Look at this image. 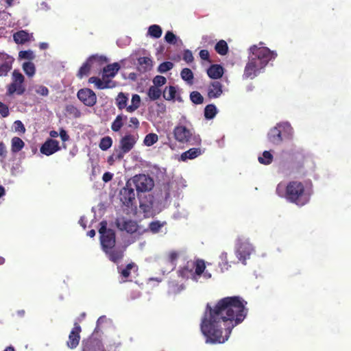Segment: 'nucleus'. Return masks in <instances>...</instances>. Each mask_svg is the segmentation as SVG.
Segmentation results:
<instances>
[{
	"label": "nucleus",
	"instance_id": "1",
	"mask_svg": "<svg viewBox=\"0 0 351 351\" xmlns=\"http://www.w3.org/2000/svg\"><path fill=\"white\" fill-rule=\"evenodd\" d=\"M247 302L240 296L225 297L216 303H208L200 324L207 343L226 342L232 328L246 317Z\"/></svg>",
	"mask_w": 351,
	"mask_h": 351
},
{
	"label": "nucleus",
	"instance_id": "2",
	"mask_svg": "<svg viewBox=\"0 0 351 351\" xmlns=\"http://www.w3.org/2000/svg\"><path fill=\"white\" fill-rule=\"evenodd\" d=\"M276 194L287 202L303 206L308 204L313 194L311 185H306L300 181H291L287 185L280 182L276 189Z\"/></svg>",
	"mask_w": 351,
	"mask_h": 351
},
{
	"label": "nucleus",
	"instance_id": "3",
	"mask_svg": "<svg viewBox=\"0 0 351 351\" xmlns=\"http://www.w3.org/2000/svg\"><path fill=\"white\" fill-rule=\"evenodd\" d=\"M121 66L118 62L107 64L102 70V78L91 77L88 82L94 84L97 88L100 90L114 88L117 86V82L112 79L117 74Z\"/></svg>",
	"mask_w": 351,
	"mask_h": 351
},
{
	"label": "nucleus",
	"instance_id": "4",
	"mask_svg": "<svg viewBox=\"0 0 351 351\" xmlns=\"http://www.w3.org/2000/svg\"><path fill=\"white\" fill-rule=\"evenodd\" d=\"M206 269L204 261L197 259L196 261H190L181 267L178 272L179 275L184 278H191L193 280L197 282L204 270Z\"/></svg>",
	"mask_w": 351,
	"mask_h": 351
},
{
	"label": "nucleus",
	"instance_id": "5",
	"mask_svg": "<svg viewBox=\"0 0 351 351\" xmlns=\"http://www.w3.org/2000/svg\"><path fill=\"white\" fill-rule=\"evenodd\" d=\"M293 133V128L289 123H279L270 130L268 139L273 144L278 145L283 140L291 138Z\"/></svg>",
	"mask_w": 351,
	"mask_h": 351
},
{
	"label": "nucleus",
	"instance_id": "6",
	"mask_svg": "<svg viewBox=\"0 0 351 351\" xmlns=\"http://www.w3.org/2000/svg\"><path fill=\"white\" fill-rule=\"evenodd\" d=\"M251 55L249 56L251 59L257 62L264 68L270 60H274L277 53L276 51H271L266 47H258L253 45L250 48Z\"/></svg>",
	"mask_w": 351,
	"mask_h": 351
},
{
	"label": "nucleus",
	"instance_id": "7",
	"mask_svg": "<svg viewBox=\"0 0 351 351\" xmlns=\"http://www.w3.org/2000/svg\"><path fill=\"white\" fill-rule=\"evenodd\" d=\"M99 225V233L103 251L114 247L116 244L115 232L110 228H107L108 223L106 221H101Z\"/></svg>",
	"mask_w": 351,
	"mask_h": 351
},
{
	"label": "nucleus",
	"instance_id": "8",
	"mask_svg": "<svg viewBox=\"0 0 351 351\" xmlns=\"http://www.w3.org/2000/svg\"><path fill=\"white\" fill-rule=\"evenodd\" d=\"M175 138L180 143H189L191 145H200L201 139L199 136H193L192 132L184 125H178L173 130Z\"/></svg>",
	"mask_w": 351,
	"mask_h": 351
},
{
	"label": "nucleus",
	"instance_id": "9",
	"mask_svg": "<svg viewBox=\"0 0 351 351\" xmlns=\"http://www.w3.org/2000/svg\"><path fill=\"white\" fill-rule=\"evenodd\" d=\"M24 81V76L19 71L14 70L12 73V82L7 86V95H23L25 91Z\"/></svg>",
	"mask_w": 351,
	"mask_h": 351
},
{
	"label": "nucleus",
	"instance_id": "10",
	"mask_svg": "<svg viewBox=\"0 0 351 351\" xmlns=\"http://www.w3.org/2000/svg\"><path fill=\"white\" fill-rule=\"evenodd\" d=\"M137 141L135 135L128 134L123 136L119 141V149L117 150V154L114 155L119 160H121L124 155L130 152L134 147Z\"/></svg>",
	"mask_w": 351,
	"mask_h": 351
},
{
	"label": "nucleus",
	"instance_id": "11",
	"mask_svg": "<svg viewBox=\"0 0 351 351\" xmlns=\"http://www.w3.org/2000/svg\"><path fill=\"white\" fill-rule=\"evenodd\" d=\"M136 189L138 192L149 191L154 186V180L149 176L145 174L136 175L133 178Z\"/></svg>",
	"mask_w": 351,
	"mask_h": 351
},
{
	"label": "nucleus",
	"instance_id": "12",
	"mask_svg": "<svg viewBox=\"0 0 351 351\" xmlns=\"http://www.w3.org/2000/svg\"><path fill=\"white\" fill-rule=\"evenodd\" d=\"M116 227L121 231L133 234L138 231L139 226L136 221L126 219L125 217H118L115 220Z\"/></svg>",
	"mask_w": 351,
	"mask_h": 351
},
{
	"label": "nucleus",
	"instance_id": "13",
	"mask_svg": "<svg viewBox=\"0 0 351 351\" xmlns=\"http://www.w3.org/2000/svg\"><path fill=\"white\" fill-rule=\"evenodd\" d=\"M77 98L86 106L92 107L97 102V96L95 92L90 88H82L78 90Z\"/></svg>",
	"mask_w": 351,
	"mask_h": 351
},
{
	"label": "nucleus",
	"instance_id": "14",
	"mask_svg": "<svg viewBox=\"0 0 351 351\" xmlns=\"http://www.w3.org/2000/svg\"><path fill=\"white\" fill-rule=\"evenodd\" d=\"M263 69H264L263 66L249 58L248 62L246 64L244 69L243 77L244 79H254L260 73Z\"/></svg>",
	"mask_w": 351,
	"mask_h": 351
},
{
	"label": "nucleus",
	"instance_id": "15",
	"mask_svg": "<svg viewBox=\"0 0 351 351\" xmlns=\"http://www.w3.org/2000/svg\"><path fill=\"white\" fill-rule=\"evenodd\" d=\"M82 351H106L101 341L90 336L82 341Z\"/></svg>",
	"mask_w": 351,
	"mask_h": 351
},
{
	"label": "nucleus",
	"instance_id": "16",
	"mask_svg": "<svg viewBox=\"0 0 351 351\" xmlns=\"http://www.w3.org/2000/svg\"><path fill=\"white\" fill-rule=\"evenodd\" d=\"M253 250L252 244L248 241H239L237 250V257L245 263V261L250 258Z\"/></svg>",
	"mask_w": 351,
	"mask_h": 351
},
{
	"label": "nucleus",
	"instance_id": "17",
	"mask_svg": "<svg viewBox=\"0 0 351 351\" xmlns=\"http://www.w3.org/2000/svg\"><path fill=\"white\" fill-rule=\"evenodd\" d=\"M81 331V326L77 323H75L74 327L70 332L69 339L66 341V346L68 348L70 349H74L77 348L80 343Z\"/></svg>",
	"mask_w": 351,
	"mask_h": 351
},
{
	"label": "nucleus",
	"instance_id": "18",
	"mask_svg": "<svg viewBox=\"0 0 351 351\" xmlns=\"http://www.w3.org/2000/svg\"><path fill=\"white\" fill-rule=\"evenodd\" d=\"M14 58L5 53H0V76H5L12 68Z\"/></svg>",
	"mask_w": 351,
	"mask_h": 351
},
{
	"label": "nucleus",
	"instance_id": "19",
	"mask_svg": "<svg viewBox=\"0 0 351 351\" xmlns=\"http://www.w3.org/2000/svg\"><path fill=\"white\" fill-rule=\"evenodd\" d=\"M60 149L58 141L48 138L41 146L40 152L46 156H50Z\"/></svg>",
	"mask_w": 351,
	"mask_h": 351
},
{
	"label": "nucleus",
	"instance_id": "20",
	"mask_svg": "<svg viewBox=\"0 0 351 351\" xmlns=\"http://www.w3.org/2000/svg\"><path fill=\"white\" fill-rule=\"evenodd\" d=\"M124 251L125 247L115 246L104 250L108 258L113 263H117L123 258Z\"/></svg>",
	"mask_w": 351,
	"mask_h": 351
},
{
	"label": "nucleus",
	"instance_id": "21",
	"mask_svg": "<svg viewBox=\"0 0 351 351\" xmlns=\"http://www.w3.org/2000/svg\"><path fill=\"white\" fill-rule=\"evenodd\" d=\"M223 93L222 84L218 81L210 83L208 88V97L209 99H215L219 97Z\"/></svg>",
	"mask_w": 351,
	"mask_h": 351
},
{
	"label": "nucleus",
	"instance_id": "22",
	"mask_svg": "<svg viewBox=\"0 0 351 351\" xmlns=\"http://www.w3.org/2000/svg\"><path fill=\"white\" fill-rule=\"evenodd\" d=\"M135 199V193L133 189L128 188V185L121 191V200L127 206Z\"/></svg>",
	"mask_w": 351,
	"mask_h": 351
},
{
	"label": "nucleus",
	"instance_id": "23",
	"mask_svg": "<svg viewBox=\"0 0 351 351\" xmlns=\"http://www.w3.org/2000/svg\"><path fill=\"white\" fill-rule=\"evenodd\" d=\"M92 69L97 70L101 69L104 64L108 62V58L104 56H99L97 54L93 55L88 58Z\"/></svg>",
	"mask_w": 351,
	"mask_h": 351
},
{
	"label": "nucleus",
	"instance_id": "24",
	"mask_svg": "<svg viewBox=\"0 0 351 351\" xmlns=\"http://www.w3.org/2000/svg\"><path fill=\"white\" fill-rule=\"evenodd\" d=\"M152 198V197H149V199ZM153 207L154 204L152 199H141L140 201L139 208L141 210L143 213L144 217L145 218L152 216Z\"/></svg>",
	"mask_w": 351,
	"mask_h": 351
},
{
	"label": "nucleus",
	"instance_id": "25",
	"mask_svg": "<svg viewBox=\"0 0 351 351\" xmlns=\"http://www.w3.org/2000/svg\"><path fill=\"white\" fill-rule=\"evenodd\" d=\"M224 69L220 64H212L207 69V74L211 79L217 80L223 75Z\"/></svg>",
	"mask_w": 351,
	"mask_h": 351
},
{
	"label": "nucleus",
	"instance_id": "26",
	"mask_svg": "<svg viewBox=\"0 0 351 351\" xmlns=\"http://www.w3.org/2000/svg\"><path fill=\"white\" fill-rule=\"evenodd\" d=\"M203 152L199 147L191 148L181 154L180 159L182 161H186V160H192L198 157Z\"/></svg>",
	"mask_w": 351,
	"mask_h": 351
},
{
	"label": "nucleus",
	"instance_id": "27",
	"mask_svg": "<svg viewBox=\"0 0 351 351\" xmlns=\"http://www.w3.org/2000/svg\"><path fill=\"white\" fill-rule=\"evenodd\" d=\"M128 94L123 92L119 93L115 98V104L119 110H122L128 106Z\"/></svg>",
	"mask_w": 351,
	"mask_h": 351
},
{
	"label": "nucleus",
	"instance_id": "28",
	"mask_svg": "<svg viewBox=\"0 0 351 351\" xmlns=\"http://www.w3.org/2000/svg\"><path fill=\"white\" fill-rule=\"evenodd\" d=\"M13 38L16 43L24 44L30 40V35L25 30H20L14 34Z\"/></svg>",
	"mask_w": 351,
	"mask_h": 351
},
{
	"label": "nucleus",
	"instance_id": "29",
	"mask_svg": "<svg viewBox=\"0 0 351 351\" xmlns=\"http://www.w3.org/2000/svg\"><path fill=\"white\" fill-rule=\"evenodd\" d=\"M167 225V222L165 221H160L158 220L152 221L149 223L148 228L145 231H149L152 234H157L158 233L161 228Z\"/></svg>",
	"mask_w": 351,
	"mask_h": 351
},
{
	"label": "nucleus",
	"instance_id": "30",
	"mask_svg": "<svg viewBox=\"0 0 351 351\" xmlns=\"http://www.w3.org/2000/svg\"><path fill=\"white\" fill-rule=\"evenodd\" d=\"M127 119V116L123 114H118L111 125V130L113 132H119L123 126V121Z\"/></svg>",
	"mask_w": 351,
	"mask_h": 351
},
{
	"label": "nucleus",
	"instance_id": "31",
	"mask_svg": "<svg viewBox=\"0 0 351 351\" xmlns=\"http://www.w3.org/2000/svg\"><path fill=\"white\" fill-rule=\"evenodd\" d=\"M141 97L137 94L132 95L131 99V104L126 108L128 112H133L137 110L141 105Z\"/></svg>",
	"mask_w": 351,
	"mask_h": 351
},
{
	"label": "nucleus",
	"instance_id": "32",
	"mask_svg": "<svg viewBox=\"0 0 351 351\" xmlns=\"http://www.w3.org/2000/svg\"><path fill=\"white\" fill-rule=\"evenodd\" d=\"M11 150L13 153L20 152L24 147L25 143L19 137L14 136L11 141Z\"/></svg>",
	"mask_w": 351,
	"mask_h": 351
},
{
	"label": "nucleus",
	"instance_id": "33",
	"mask_svg": "<svg viewBox=\"0 0 351 351\" xmlns=\"http://www.w3.org/2000/svg\"><path fill=\"white\" fill-rule=\"evenodd\" d=\"M147 94L150 100L155 101L161 97L162 91L159 88L151 86L149 88Z\"/></svg>",
	"mask_w": 351,
	"mask_h": 351
},
{
	"label": "nucleus",
	"instance_id": "34",
	"mask_svg": "<svg viewBox=\"0 0 351 351\" xmlns=\"http://www.w3.org/2000/svg\"><path fill=\"white\" fill-rule=\"evenodd\" d=\"M215 49L221 56H225L228 52V46L224 40H220L215 45Z\"/></svg>",
	"mask_w": 351,
	"mask_h": 351
},
{
	"label": "nucleus",
	"instance_id": "35",
	"mask_svg": "<svg viewBox=\"0 0 351 351\" xmlns=\"http://www.w3.org/2000/svg\"><path fill=\"white\" fill-rule=\"evenodd\" d=\"M91 69L92 66L88 59H87L86 61L80 68L77 76L79 78H82L84 76H87L89 74Z\"/></svg>",
	"mask_w": 351,
	"mask_h": 351
},
{
	"label": "nucleus",
	"instance_id": "36",
	"mask_svg": "<svg viewBox=\"0 0 351 351\" xmlns=\"http://www.w3.org/2000/svg\"><path fill=\"white\" fill-rule=\"evenodd\" d=\"M217 113V109L214 104H208L204 108V117L206 119H213Z\"/></svg>",
	"mask_w": 351,
	"mask_h": 351
},
{
	"label": "nucleus",
	"instance_id": "37",
	"mask_svg": "<svg viewBox=\"0 0 351 351\" xmlns=\"http://www.w3.org/2000/svg\"><path fill=\"white\" fill-rule=\"evenodd\" d=\"M66 112L70 117L73 118H79L81 116L80 110L74 105L69 104L65 108Z\"/></svg>",
	"mask_w": 351,
	"mask_h": 351
},
{
	"label": "nucleus",
	"instance_id": "38",
	"mask_svg": "<svg viewBox=\"0 0 351 351\" xmlns=\"http://www.w3.org/2000/svg\"><path fill=\"white\" fill-rule=\"evenodd\" d=\"M162 33V29L158 25H152L148 29V34L154 38H160Z\"/></svg>",
	"mask_w": 351,
	"mask_h": 351
},
{
	"label": "nucleus",
	"instance_id": "39",
	"mask_svg": "<svg viewBox=\"0 0 351 351\" xmlns=\"http://www.w3.org/2000/svg\"><path fill=\"white\" fill-rule=\"evenodd\" d=\"M180 75L182 80L187 82L189 84H191L193 83L194 76L192 71L190 69H183L180 73Z\"/></svg>",
	"mask_w": 351,
	"mask_h": 351
},
{
	"label": "nucleus",
	"instance_id": "40",
	"mask_svg": "<svg viewBox=\"0 0 351 351\" xmlns=\"http://www.w3.org/2000/svg\"><path fill=\"white\" fill-rule=\"evenodd\" d=\"M112 145V139L110 136H105V137H103L100 142H99V147L102 150V151H106L108 150L110 147H111Z\"/></svg>",
	"mask_w": 351,
	"mask_h": 351
},
{
	"label": "nucleus",
	"instance_id": "41",
	"mask_svg": "<svg viewBox=\"0 0 351 351\" xmlns=\"http://www.w3.org/2000/svg\"><path fill=\"white\" fill-rule=\"evenodd\" d=\"M176 94V88L173 86L166 87L163 91V97L168 101L172 100L175 98Z\"/></svg>",
	"mask_w": 351,
	"mask_h": 351
},
{
	"label": "nucleus",
	"instance_id": "42",
	"mask_svg": "<svg viewBox=\"0 0 351 351\" xmlns=\"http://www.w3.org/2000/svg\"><path fill=\"white\" fill-rule=\"evenodd\" d=\"M273 161V155L269 151H265L263 156L258 157V162L263 165H269Z\"/></svg>",
	"mask_w": 351,
	"mask_h": 351
},
{
	"label": "nucleus",
	"instance_id": "43",
	"mask_svg": "<svg viewBox=\"0 0 351 351\" xmlns=\"http://www.w3.org/2000/svg\"><path fill=\"white\" fill-rule=\"evenodd\" d=\"M138 64L141 66H144V71L150 70L152 66V60L148 57H141L138 60Z\"/></svg>",
	"mask_w": 351,
	"mask_h": 351
},
{
	"label": "nucleus",
	"instance_id": "44",
	"mask_svg": "<svg viewBox=\"0 0 351 351\" xmlns=\"http://www.w3.org/2000/svg\"><path fill=\"white\" fill-rule=\"evenodd\" d=\"M158 135L154 133L147 134L144 138V143L147 146H152L158 141Z\"/></svg>",
	"mask_w": 351,
	"mask_h": 351
},
{
	"label": "nucleus",
	"instance_id": "45",
	"mask_svg": "<svg viewBox=\"0 0 351 351\" xmlns=\"http://www.w3.org/2000/svg\"><path fill=\"white\" fill-rule=\"evenodd\" d=\"M190 99L195 104H202L204 102V97L198 91L191 92Z\"/></svg>",
	"mask_w": 351,
	"mask_h": 351
},
{
	"label": "nucleus",
	"instance_id": "46",
	"mask_svg": "<svg viewBox=\"0 0 351 351\" xmlns=\"http://www.w3.org/2000/svg\"><path fill=\"white\" fill-rule=\"evenodd\" d=\"M24 72L29 76H33L35 73L34 64L31 62H24L23 64Z\"/></svg>",
	"mask_w": 351,
	"mask_h": 351
},
{
	"label": "nucleus",
	"instance_id": "47",
	"mask_svg": "<svg viewBox=\"0 0 351 351\" xmlns=\"http://www.w3.org/2000/svg\"><path fill=\"white\" fill-rule=\"evenodd\" d=\"M173 67V64L171 62H164L161 63L158 68V72L163 73L169 70H171Z\"/></svg>",
	"mask_w": 351,
	"mask_h": 351
},
{
	"label": "nucleus",
	"instance_id": "48",
	"mask_svg": "<svg viewBox=\"0 0 351 351\" xmlns=\"http://www.w3.org/2000/svg\"><path fill=\"white\" fill-rule=\"evenodd\" d=\"M19 56L21 59H25L28 60H32L34 58V54L32 51H21L19 53Z\"/></svg>",
	"mask_w": 351,
	"mask_h": 351
},
{
	"label": "nucleus",
	"instance_id": "49",
	"mask_svg": "<svg viewBox=\"0 0 351 351\" xmlns=\"http://www.w3.org/2000/svg\"><path fill=\"white\" fill-rule=\"evenodd\" d=\"M166 82H167V79L164 76H162V75H156L153 79V84H154L153 86H156L158 88L165 84Z\"/></svg>",
	"mask_w": 351,
	"mask_h": 351
},
{
	"label": "nucleus",
	"instance_id": "50",
	"mask_svg": "<svg viewBox=\"0 0 351 351\" xmlns=\"http://www.w3.org/2000/svg\"><path fill=\"white\" fill-rule=\"evenodd\" d=\"M134 267H136V265L134 263L128 264L126 267L121 271V276L125 278H128L130 275L131 270Z\"/></svg>",
	"mask_w": 351,
	"mask_h": 351
},
{
	"label": "nucleus",
	"instance_id": "51",
	"mask_svg": "<svg viewBox=\"0 0 351 351\" xmlns=\"http://www.w3.org/2000/svg\"><path fill=\"white\" fill-rule=\"evenodd\" d=\"M165 40L168 43L175 44L176 43L177 38L176 35L172 32L168 31L165 36Z\"/></svg>",
	"mask_w": 351,
	"mask_h": 351
},
{
	"label": "nucleus",
	"instance_id": "52",
	"mask_svg": "<svg viewBox=\"0 0 351 351\" xmlns=\"http://www.w3.org/2000/svg\"><path fill=\"white\" fill-rule=\"evenodd\" d=\"M14 129L15 132L21 133L25 132V128L21 121L17 120L14 122Z\"/></svg>",
	"mask_w": 351,
	"mask_h": 351
},
{
	"label": "nucleus",
	"instance_id": "53",
	"mask_svg": "<svg viewBox=\"0 0 351 351\" xmlns=\"http://www.w3.org/2000/svg\"><path fill=\"white\" fill-rule=\"evenodd\" d=\"M0 114L3 117H7L10 112L8 106L0 101Z\"/></svg>",
	"mask_w": 351,
	"mask_h": 351
},
{
	"label": "nucleus",
	"instance_id": "54",
	"mask_svg": "<svg viewBox=\"0 0 351 351\" xmlns=\"http://www.w3.org/2000/svg\"><path fill=\"white\" fill-rule=\"evenodd\" d=\"M183 60L188 63L193 62V56L192 52L190 50L186 49L184 51Z\"/></svg>",
	"mask_w": 351,
	"mask_h": 351
},
{
	"label": "nucleus",
	"instance_id": "55",
	"mask_svg": "<svg viewBox=\"0 0 351 351\" xmlns=\"http://www.w3.org/2000/svg\"><path fill=\"white\" fill-rule=\"evenodd\" d=\"M36 93L42 96H47L49 94V89L45 86H39L36 90Z\"/></svg>",
	"mask_w": 351,
	"mask_h": 351
},
{
	"label": "nucleus",
	"instance_id": "56",
	"mask_svg": "<svg viewBox=\"0 0 351 351\" xmlns=\"http://www.w3.org/2000/svg\"><path fill=\"white\" fill-rule=\"evenodd\" d=\"M199 57L201 59L204 60H207L209 62H211V60H210V54L208 50L206 49H202L199 51Z\"/></svg>",
	"mask_w": 351,
	"mask_h": 351
},
{
	"label": "nucleus",
	"instance_id": "57",
	"mask_svg": "<svg viewBox=\"0 0 351 351\" xmlns=\"http://www.w3.org/2000/svg\"><path fill=\"white\" fill-rule=\"evenodd\" d=\"M59 135L63 142H66L69 140V136L64 128L60 129Z\"/></svg>",
	"mask_w": 351,
	"mask_h": 351
},
{
	"label": "nucleus",
	"instance_id": "58",
	"mask_svg": "<svg viewBox=\"0 0 351 351\" xmlns=\"http://www.w3.org/2000/svg\"><path fill=\"white\" fill-rule=\"evenodd\" d=\"M139 125L140 123L136 117H131L130 119V124L128 125V127L134 126L135 129H137L139 128Z\"/></svg>",
	"mask_w": 351,
	"mask_h": 351
},
{
	"label": "nucleus",
	"instance_id": "59",
	"mask_svg": "<svg viewBox=\"0 0 351 351\" xmlns=\"http://www.w3.org/2000/svg\"><path fill=\"white\" fill-rule=\"evenodd\" d=\"M6 154L7 151L5 144L3 142H0V156L5 158Z\"/></svg>",
	"mask_w": 351,
	"mask_h": 351
},
{
	"label": "nucleus",
	"instance_id": "60",
	"mask_svg": "<svg viewBox=\"0 0 351 351\" xmlns=\"http://www.w3.org/2000/svg\"><path fill=\"white\" fill-rule=\"evenodd\" d=\"M113 175L110 172H106L102 176V180L104 182H108L112 179Z\"/></svg>",
	"mask_w": 351,
	"mask_h": 351
},
{
	"label": "nucleus",
	"instance_id": "61",
	"mask_svg": "<svg viewBox=\"0 0 351 351\" xmlns=\"http://www.w3.org/2000/svg\"><path fill=\"white\" fill-rule=\"evenodd\" d=\"M178 257V254L176 252H171L169 254V260L171 263H174Z\"/></svg>",
	"mask_w": 351,
	"mask_h": 351
},
{
	"label": "nucleus",
	"instance_id": "62",
	"mask_svg": "<svg viewBox=\"0 0 351 351\" xmlns=\"http://www.w3.org/2000/svg\"><path fill=\"white\" fill-rule=\"evenodd\" d=\"M117 154V150H115V152L110 156H109L108 158V162L110 163H112V162H114L115 160H119L118 158H116V156L114 155Z\"/></svg>",
	"mask_w": 351,
	"mask_h": 351
},
{
	"label": "nucleus",
	"instance_id": "63",
	"mask_svg": "<svg viewBox=\"0 0 351 351\" xmlns=\"http://www.w3.org/2000/svg\"><path fill=\"white\" fill-rule=\"evenodd\" d=\"M158 105V111H160V112H165V110H166V106L164 104L162 103H158L157 104Z\"/></svg>",
	"mask_w": 351,
	"mask_h": 351
},
{
	"label": "nucleus",
	"instance_id": "64",
	"mask_svg": "<svg viewBox=\"0 0 351 351\" xmlns=\"http://www.w3.org/2000/svg\"><path fill=\"white\" fill-rule=\"evenodd\" d=\"M202 275L206 280L210 279L211 278V274L207 271H205V269L204 270V272L202 274Z\"/></svg>",
	"mask_w": 351,
	"mask_h": 351
}]
</instances>
